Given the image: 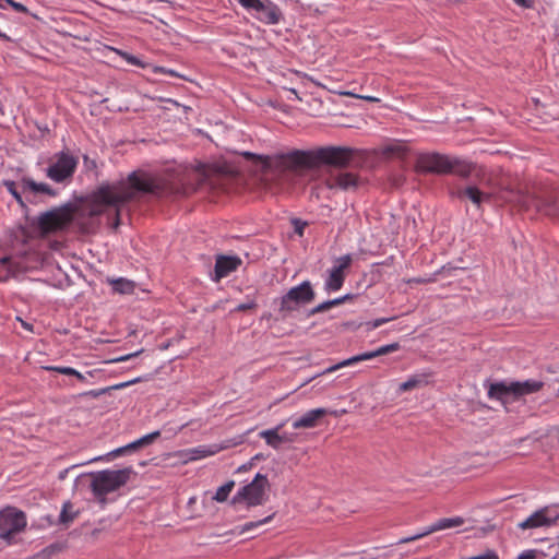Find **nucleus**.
Instances as JSON below:
<instances>
[{
    "label": "nucleus",
    "instance_id": "f257e3e1",
    "mask_svg": "<svg viewBox=\"0 0 559 559\" xmlns=\"http://www.w3.org/2000/svg\"><path fill=\"white\" fill-rule=\"evenodd\" d=\"M204 166L202 169L185 168L167 180L134 170L126 180L103 182L79 202H68L41 213L36 221V228L43 236L68 230L70 227L81 235L96 234L100 225V216L107 207L114 209V218L109 222L112 229L120 225L121 210L130 202L144 195L156 198L187 197L195 192L207 181Z\"/></svg>",
    "mask_w": 559,
    "mask_h": 559
},
{
    "label": "nucleus",
    "instance_id": "f03ea898",
    "mask_svg": "<svg viewBox=\"0 0 559 559\" xmlns=\"http://www.w3.org/2000/svg\"><path fill=\"white\" fill-rule=\"evenodd\" d=\"M246 159L260 166L264 186L273 192L290 189L310 171L322 166L346 168L355 155V150L345 146H321L313 150H290L286 153L258 155L242 154Z\"/></svg>",
    "mask_w": 559,
    "mask_h": 559
},
{
    "label": "nucleus",
    "instance_id": "7ed1b4c3",
    "mask_svg": "<svg viewBox=\"0 0 559 559\" xmlns=\"http://www.w3.org/2000/svg\"><path fill=\"white\" fill-rule=\"evenodd\" d=\"M415 170L418 174L457 175L466 178L472 173V164L439 153H425L417 157Z\"/></svg>",
    "mask_w": 559,
    "mask_h": 559
},
{
    "label": "nucleus",
    "instance_id": "20e7f679",
    "mask_svg": "<svg viewBox=\"0 0 559 559\" xmlns=\"http://www.w3.org/2000/svg\"><path fill=\"white\" fill-rule=\"evenodd\" d=\"M92 477L91 490L95 500L104 508L108 500L107 495L123 487L136 473L132 467L121 469H104L88 474Z\"/></svg>",
    "mask_w": 559,
    "mask_h": 559
},
{
    "label": "nucleus",
    "instance_id": "39448f33",
    "mask_svg": "<svg viewBox=\"0 0 559 559\" xmlns=\"http://www.w3.org/2000/svg\"><path fill=\"white\" fill-rule=\"evenodd\" d=\"M543 386L544 382L533 379L509 383L506 381L492 382L488 386V397L499 401L509 411V404L519 401L527 394L538 392Z\"/></svg>",
    "mask_w": 559,
    "mask_h": 559
},
{
    "label": "nucleus",
    "instance_id": "423d86ee",
    "mask_svg": "<svg viewBox=\"0 0 559 559\" xmlns=\"http://www.w3.org/2000/svg\"><path fill=\"white\" fill-rule=\"evenodd\" d=\"M316 298V293L309 281H304L298 286L292 287L280 299L278 313L282 319H285L292 312L299 310L302 306L312 302Z\"/></svg>",
    "mask_w": 559,
    "mask_h": 559
},
{
    "label": "nucleus",
    "instance_id": "0eeeda50",
    "mask_svg": "<svg viewBox=\"0 0 559 559\" xmlns=\"http://www.w3.org/2000/svg\"><path fill=\"white\" fill-rule=\"evenodd\" d=\"M269 486V479L265 475L258 473L253 480L246 486L241 487L233 497L230 503H246L247 508H252L263 504L267 495L265 488Z\"/></svg>",
    "mask_w": 559,
    "mask_h": 559
},
{
    "label": "nucleus",
    "instance_id": "6e6552de",
    "mask_svg": "<svg viewBox=\"0 0 559 559\" xmlns=\"http://www.w3.org/2000/svg\"><path fill=\"white\" fill-rule=\"evenodd\" d=\"M242 8L263 24L275 25L284 20L280 7L271 0H237Z\"/></svg>",
    "mask_w": 559,
    "mask_h": 559
},
{
    "label": "nucleus",
    "instance_id": "1a4fd4ad",
    "mask_svg": "<svg viewBox=\"0 0 559 559\" xmlns=\"http://www.w3.org/2000/svg\"><path fill=\"white\" fill-rule=\"evenodd\" d=\"M78 166V159L68 152L55 155V160L46 169V176L55 182L61 183L72 179Z\"/></svg>",
    "mask_w": 559,
    "mask_h": 559
},
{
    "label": "nucleus",
    "instance_id": "9d476101",
    "mask_svg": "<svg viewBox=\"0 0 559 559\" xmlns=\"http://www.w3.org/2000/svg\"><path fill=\"white\" fill-rule=\"evenodd\" d=\"M26 526L24 512L15 508H8L0 512V538L11 542L12 536Z\"/></svg>",
    "mask_w": 559,
    "mask_h": 559
},
{
    "label": "nucleus",
    "instance_id": "9b49d317",
    "mask_svg": "<svg viewBox=\"0 0 559 559\" xmlns=\"http://www.w3.org/2000/svg\"><path fill=\"white\" fill-rule=\"evenodd\" d=\"M514 200L525 206L534 205L547 215H559V199L556 195L535 197L518 190Z\"/></svg>",
    "mask_w": 559,
    "mask_h": 559
},
{
    "label": "nucleus",
    "instance_id": "f8f14e48",
    "mask_svg": "<svg viewBox=\"0 0 559 559\" xmlns=\"http://www.w3.org/2000/svg\"><path fill=\"white\" fill-rule=\"evenodd\" d=\"M400 349V344L399 343H392V344H389V345H384V346H381L380 348L376 349V350H372V352H367V353H362V354H359V355H356V356H353L348 359H345L338 364H335L331 367H328L326 369H324L323 371H321L320 373L316 374L312 379L319 377V376H322V374H326V373H331L340 368H343L345 366H350V365H354L356 362H359V361H364V360H368V359H371V358H374V357H378V356H382V355H386V354H390V353H393V352H396Z\"/></svg>",
    "mask_w": 559,
    "mask_h": 559
},
{
    "label": "nucleus",
    "instance_id": "ddd939ff",
    "mask_svg": "<svg viewBox=\"0 0 559 559\" xmlns=\"http://www.w3.org/2000/svg\"><path fill=\"white\" fill-rule=\"evenodd\" d=\"M559 519V514L551 510L549 507H544L532 515H530L526 520L519 523V527L521 530H532L538 527H549L554 525Z\"/></svg>",
    "mask_w": 559,
    "mask_h": 559
},
{
    "label": "nucleus",
    "instance_id": "4468645a",
    "mask_svg": "<svg viewBox=\"0 0 559 559\" xmlns=\"http://www.w3.org/2000/svg\"><path fill=\"white\" fill-rule=\"evenodd\" d=\"M463 523H464V519L461 516H455V518H450V519H440L436 523L430 525L424 532L417 533L413 536L404 537V538L400 539L397 542V544L411 543V542L417 540L421 537H425V536H427L431 533L438 532V531L461 526Z\"/></svg>",
    "mask_w": 559,
    "mask_h": 559
},
{
    "label": "nucleus",
    "instance_id": "2eb2a0df",
    "mask_svg": "<svg viewBox=\"0 0 559 559\" xmlns=\"http://www.w3.org/2000/svg\"><path fill=\"white\" fill-rule=\"evenodd\" d=\"M240 264L241 259L236 255L218 254L216 257L212 280L214 282H219L223 277H226L231 272L236 271Z\"/></svg>",
    "mask_w": 559,
    "mask_h": 559
},
{
    "label": "nucleus",
    "instance_id": "dca6fc26",
    "mask_svg": "<svg viewBox=\"0 0 559 559\" xmlns=\"http://www.w3.org/2000/svg\"><path fill=\"white\" fill-rule=\"evenodd\" d=\"M324 185L329 189H355L359 185V177L353 173H340L324 180Z\"/></svg>",
    "mask_w": 559,
    "mask_h": 559
},
{
    "label": "nucleus",
    "instance_id": "f3484780",
    "mask_svg": "<svg viewBox=\"0 0 559 559\" xmlns=\"http://www.w3.org/2000/svg\"><path fill=\"white\" fill-rule=\"evenodd\" d=\"M326 408H316L308 411L302 416L293 421L294 429H310L319 425V421L329 414Z\"/></svg>",
    "mask_w": 559,
    "mask_h": 559
},
{
    "label": "nucleus",
    "instance_id": "a211bd4d",
    "mask_svg": "<svg viewBox=\"0 0 559 559\" xmlns=\"http://www.w3.org/2000/svg\"><path fill=\"white\" fill-rule=\"evenodd\" d=\"M20 186L22 189V193H28L36 195L38 193H44L49 197H56L58 194L57 190L51 188L49 185L45 182H36L34 179L29 177H23L20 181Z\"/></svg>",
    "mask_w": 559,
    "mask_h": 559
},
{
    "label": "nucleus",
    "instance_id": "6ab92c4d",
    "mask_svg": "<svg viewBox=\"0 0 559 559\" xmlns=\"http://www.w3.org/2000/svg\"><path fill=\"white\" fill-rule=\"evenodd\" d=\"M454 194L461 200H471L477 206H480L484 201H488L491 198L489 193L480 191L476 186H467L463 189H459Z\"/></svg>",
    "mask_w": 559,
    "mask_h": 559
},
{
    "label": "nucleus",
    "instance_id": "aec40b11",
    "mask_svg": "<svg viewBox=\"0 0 559 559\" xmlns=\"http://www.w3.org/2000/svg\"><path fill=\"white\" fill-rule=\"evenodd\" d=\"M281 427L282 425H278L273 429L263 430L259 433L260 438L264 439L266 444L275 450H278L282 443L290 441L285 435H278Z\"/></svg>",
    "mask_w": 559,
    "mask_h": 559
},
{
    "label": "nucleus",
    "instance_id": "412c9836",
    "mask_svg": "<svg viewBox=\"0 0 559 559\" xmlns=\"http://www.w3.org/2000/svg\"><path fill=\"white\" fill-rule=\"evenodd\" d=\"M431 373H417L408 378L405 382L400 384V392H407L414 389L423 388L428 384V379Z\"/></svg>",
    "mask_w": 559,
    "mask_h": 559
},
{
    "label": "nucleus",
    "instance_id": "4be33fe9",
    "mask_svg": "<svg viewBox=\"0 0 559 559\" xmlns=\"http://www.w3.org/2000/svg\"><path fill=\"white\" fill-rule=\"evenodd\" d=\"M79 513V510H73V503L71 501H66L62 506L58 524L68 528L69 525L78 518Z\"/></svg>",
    "mask_w": 559,
    "mask_h": 559
},
{
    "label": "nucleus",
    "instance_id": "5701e85b",
    "mask_svg": "<svg viewBox=\"0 0 559 559\" xmlns=\"http://www.w3.org/2000/svg\"><path fill=\"white\" fill-rule=\"evenodd\" d=\"M242 442H243V437L238 436L233 439H226V440L222 441L218 445H216V444L213 445L214 449L203 450V451H199V452L202 453V456L213 455L222 450L237 447V445L241 444Z\"/></svg>",
    "mask_w": 559,
    "mask_h": 559
},
{
    "label": "nucleus",
    "instance_id": "b1692460",
    "mask_svg": "<svg viewBox=\"0 0 559 559\" xmlns=\"http://www.w3.org/2000/svg\"><path fill=\"white\" fill-rule=\"evenodd\" d=\"M345 281L344 272L340 271V269L333 267L330 271V275L325 282L326 290H338Z\"/></svg>",
    "mask_w": 559,
    "mask_h": 559
},
{
    "label": "nucleus",
    "instance_id": "393cba45",
    "mask_svg": "<svg viewBox=\"0 0 559 559\" xmlns=\"http://www.w3.org/2000/svg\"><path fill=\"white\" fill-rule=\"evenodd\" d=\"M159 436H160V432L158 430L153 431V432H151L146 436H143L142 438L124 445V449L127 450L128 453H130L132 451H136L140 448H143L145 445L153 443Z\"/></svg>",
    "mask_w": 559,
    "mask_h": 559
},
{
    "label": "nucleus",
    "instance_id": "a878e982",
    "mask_svg": "<svg viewBox=\"0 0 559 559\" xmlns=\"http://www.w3.org/2000/svg\"><path fill=\"white\" fill-rule=\"evenodd\" d=\"M140 380H141L140 378H136V379H133V380H130V381H127V382H122V383H118V384H115V385H111V386H108V388H103V389H99V390H91V391L82 393L81 396H91L93 399H97L100 395H103L105 393H108L111 390L123 389V388H126L128 385H131V384H134V383L139 382Z\"/></svg>",
    "mask_w": 559,
    "mask_h": 559
},
{
    "label": "nucleus",
    "instance_id": "bb28decb",
    "mask_svg": "<svg viewBox=\"0 0 559 559\" xmlns=\"http://www.w3.org/2000/svg\"><path fill=\"white\" fill-rule=\"evenodd\" d=\"M112 290L115 293L130 295L135 289V283L127 278H117L111 281Z\"/></svg>",
    "mask_w": 559,
    "mask_h": 559
},
{
    "label": "nucleus",
    "instance_id": "cd10ccee",
    "mask_svg": "<svg viewBox=\"0 0 559 559\" xmlns=\"http://www.w3.org/2000/svg\"><path fill=\"white\" fill-rule=\"evenodd\" d=\"M395 319L393 318H379L373 321H368L366 323H356L355 321L345 322L343 325L347 329H359L360 326L365 325L367 328V331L373 330L376 328H379L380 325Z\"/></svg>",
    "mask_w": 559,
    "mask_h": 559
},
{
    "label": "nucleus",
    "instance_id": "c85d7f7f",
    "mask_svg": "<svg viewBox=\"0 0 559 559\" xmlns=\"http://www.w3.org/2000/svg\"><path fill=\"white\" fill-rule=\"evenodd\" d=\"M63 545L60 543H53L44 548L37 555L34 556V559H51V557L56 554H59L63 550Z\"/></svg>",
    "mask_w": 559,
    "mask_h": 559
},
{
    "label": "nucleus",
    "instance_id": "c756f323",
    "mask_svg": "<svg viewBox=\"0 0 559 559\" xmlns=\"http://www.w3.org/2000/svg\"><path fill=\"white\" fill-rule=\"evenodd\" d=\"M46 369L49 371H55V372L66 374V376H73V378H76L81 382H84L86 380V378L83 373L79 372L78 370H75L74 368H71V367L50 366V367H46Z\"/></svg>",
    "mask_w": 559,
    "mask_h": 559
},
{
    "label": "nucleus",
    "instance_id": "7c9ffc66",
    "mask_svg": "<svg viewBox=\"0 0 559 559\" xmlns=\"http://www.w3.org/2000/svg\"><path fill=\"white\" fill-rule=\"evenodd\" d=\"M235 487V481L229 480L223 486H221L215 496L213 497L214 500L217 502H225L228 499L229 493L231 492L233 488Z\"/></svg>",
    "mask_w": 559,
    "mask_h": 559
},
{
    "label": "nucleus",
    "instance_id": "2f4dec72",
    "mask_svg": "<svg viewBox=\"0 0 559 559\" xmlns=\"http://www.w3.org/2000/svg\"><path fill=\"white\" fill-rule=\"evenodd\" d=\"M3 186L7 188V190L10 192V194L16 200V202L23 207L27 209L23 198L22 193L17 190L16 183L12 180H5L3 182Z\"/></svg>",
    "mask_w": 559,
    "mask_h": 559
},
{
    "label": "nucleus",
    "instance_id": "473e14b6",
    "mask_svg": "<svg viewBox=\"0 0 559 559\" xmlns=\"http://www.w3.org/2000/svg\"><path fill=\"white\" fill-rule=\"evenodd\" d=\"M273 516H274V514H271L262 520L254 521V522H248L241 526L240 533H245V532L255 528L264 523H267L273 519Z\"/></svg>",
    "mask_w": 559,
    "mask_h": 559
},
{
    "label": "nucleus",
    "instance_id": "72a5a7b5",
    "mask_svg": "<svg viewBox=\"0 0 559 559\" xmlns=\"http://www.w3.org/2000/svg\"><path fill=\"white\" fill-rule=\"evenodd\" d=\"M117 52L129 63L144 68L146 64L142 62L136 56H133L127 51L117 50Z\"/></svg>",
    "mask_w": 559,
    "mask_h": 559
},
{
    "label": "nucleus",
    "instance_id": "f704fd0d",
    "mask_svg": "<svg viewBox=\"0 0 559 559\" xmlns=\"http://www.w3.org/2000/svg\"><path fill=\"white\" fill-rule=\"evenodd\" d=\"M290 223H292L295 234H297L300 237L304 236V230H305L306 226L308 225V223L302 221L301 218H297V217L292 218Z\"/></svg>",
    "mask_w": 559,
    "mask_h": 559
},
{
    "label": "nucleus",
    "instance_id": "c9c22d12",
    "mask_svg": "<svg viewBox=\"0 0 559 559\" xmlns=\"http://www.w3.org/2000/svg\"><path fill=\"white\" fill-rule=\"evenodd\" d=\"M352 261H353L352 255L345 254L337 260L338 265H336L334 267L340 269V271L344 272L345 269L349 267V265L352 264Z\"/></svg>",
    "mask_w": 559,
    "mask_h": 559
},
{
    "label": "nucleus",
    "instance_id": "e433bc0d",
    "mask_svg": "<svg viewBox=\"0 0 559 559\" xmlns=\"http://www.w3.org/2000/svg\"><path fill=\"white\" fill-rule=\"evenodd\" d=\"M329 309H331V308H330L328 300L323 301V302L319 304L318 306H316L314 308H312L311 310H309L308 317L314 316L320 312H324Z\"/></svg>",
    "mask_w": 559,
    "mask_h": 559
},
{
    "label": "nucleus",
    "instance_id": "4c0bfd02",
    "mask_svg": "<svg viewBox=\"0 0 559 559\" xmlns=\"http://www.w3.org/2000/svg\"><path fill=\"white\" fill-rule=\"evenodd\" d=\"M154 72L155 73H165V74H168V75H171V76H177V78L187 80V78L185 75H181V74L177 73L176 71H174L171 69H167L165 67H155L154 68Z\"/></svg>",
    "mask_w": 559,
    "mask_h": 559
},
{
    "label": "nucleus",
    "instance_id": "58836bf2",
    "mask_svg": "<svg viewBox=\"0 0 559 559\" xmlns=\"http://www.w3.org/2000/svg\"><path fill=\"white\" fill-rule=\"evenodd\" d=\"M13 10H15L16 12H22V13H27L28 10L27 8L20 3V2H15L14 0H4Z\"/></svg>",
    "mask_w": 559,
    "mask_h": 559
},
{
    "label": "nucleus",
    "instance_id": "ea45409f",
    "mask_svg": "<svg viewBox=\"0 0 559 559\" xmlns=\"http://www.w3.org/2000/svg\"><path fill=\"white\" fill-rule=\"evenodd\" d=\"M255 301L251 300L249 302L240 304L235 308V311L237 312H245L247 310L255 309L257 308Z\"/></svg>",
    "mask_w": 559,
    "mask_h": 559
},
{
    "label": "nucleus",
    "instance_id": "a19ab883",
    "mask_svg": "<svg viewBox=\"0 0 559 559\" xmlns=\"http://www.w3.org/2000/svg\"><path fill=\"white\" fill-rule=\"evenodd\" d=\"M142 352H143V349L138 350V352L132 353V354H128V355H124V356H120V357H117V358H114V359L109 360L108 362H120V361H126V360H129V359H131V358H133V357L139 356Z\"/></svg>",
    "mask_w": 559,
    "mask_h": 559
},
{
    "label": "nucleus",
    "instance_id": "79ce46f5",
    "mask_svg": "<svg viewBox=\"0 0 559 559\" xmlns=\"http://www.w3.org/2000/svg\"><path fill=\"white\" fill-rule=\"evenodd\" d=\"M537 551L535 549H528L519 555L516 559H536Z\"/></svg>",
    "mask_w": 559,
    "mask_h": 559
},
{
    "label": "nucleus",
    "instance_id": "37998d69",
    "mask_svg": "<svg viewBox=\"0 0 559 559\" xmlns=\"http://www.w3.org/2000/svg\"><path fill=\"white\" fill-rule=\"evenodd\" d=\"M127 450L124 449V447H120L116 450H112L111 452H109L106 456L107 459H112V457H117V456H120V455H124L127 454Z\"/></svg>",
    "mask_w": 559,
    "mask_h": 559
},
{
    "label": "nucleus",
    "instance_id": "c03bdc74",
    "mask_svg": "<svg viewBox=\"0 0 559 559\" xmlns=\"http://www.w3.org/2000/svg\"><path fill=\"white\" fill-rule=\"evenodd\" d=\"M516 4L522 8L531 9L534 5V0H513Z\"/></svg>",
    "mask_w": 559,
    "mask_h": 559
},
{
    "label": "nucleus",
    "instance_id": "a18cd8bd",
    "mask_svg": "<svg viewBox=\"0 0 559 559\" xmlns=\"http://www.w3.org/2000/svg\"><path fill=\"white\" fill-rule=\"evenodd\" d=\"M84 163L87 166V168H90V169L97 167L96 162L94 159L90 160L87 156H84Z\"/></svg>",
    "mask_w": 559,
    "mask_h": 559
},
{
    "label": "nucleus",
    "instance_id": "49530a36",
    "mask_svg": "<svg viewBox=\"0 0 559 559\" xmlns=\"http://www.w3.org/2000/svg\"><path fill=\"white\" fill-rule=\"evenodd\" d=\"M328 302L330 305V308H332V307H335V306H338V305L343 304L344 302V298L338 297V298H335V299H332V300H328Z\"/></svg>",
    "mask_w": 559,
    "mask_h": 559
},
{
    "label": "nucleus",
    "instance_id": "de8ad7c7",
    "mask_svg": "<svg viewBox=\"0 0 559 559\" xmlns=\"http://www.w3.org/2000/svg\"><path fill=\"white\" fill-rule=\"evenodd\" d=\"M386 151L390 153L402 154L404 152V148L401 146H394V147H388Z\"/></svg>",
    "mask_w": 559,
    "mask_h": 559
},
{
    "label": "nucleus",
    "instance_id": "09e8293b",
    "mask_svg": "<svg viewBox=\"0 0 559 559\" xmlns=\"http://www.w3.org/2000/svg\"><path fill=\"white\" fill-rule=\"evenodd\" d=\"M17 320H19V321H21L22 326H23L24 329H26V330H28V331L33 332V325H32V324H29V323H27V322L23 321L21 318H17Z\"/></svg>",
    "mask_w": 559,
    "mask_h": 559
},
{
    "label": "nucleus",
    "instance_id": "8fccbe9b",
    "mask_svg": "<svg viewBox=\"0 0 559 559\" xmlns=\"http://www.w3.org/2000/svg\"><path fill=\"white\" fill-rule=\"evenodd\" d=\"M358 97L361 98V99H365L367 102H371V103L379 102V98H376V97H372V96H358Z\"/></svg>",
    "mask_w": 559,
    "mask_h": 559
},
{
    "label": "nucleus",
    "instance_id": "3c124183",
    "mask_svg": "<svg viewBox=\"0 0 559 559\" xmlns=\"http://www.w3.org/2000/svg\"><path fill=\"white\" fill-rule=\"evenodd\" d=\"M403 181H404V178H403V177L395 178V179H394V186H396V187H397V186L402 185V183H403Z\"/></svg>",
    "mask_w": 559,
    "mask_h": 559
},
{
    "label": "nucleus",
    "instance_id": "603ef678",
    "mask_svg": "<svg viewBox=\"0 0 559 559\" xmlns=\"http://www.w3.org/2000/svg\"><path fill=\"white\" fill-rule=\"evenodd\" d=\"M341 298H344V302H345L347 300H352L354 298V295L347 294V295L342 296Z\"/></svg>",
    "mask_w": 559,
    "mask_h": 559
},
{
    "label": "nucleus",
    "instance_id": "864d4df0",
    "mask_svg": "<svg viewBox=\"0 0 559 559\" xmlns=\"http://www.w3.org/2000/svg\"><path fill=\"white\" fill-rule=\"evenodd\" d=\"M250 466H251V463L243 464L242 466H240V467L238 468V471H239V472H240V471H247L248 468H250Z\"/></svg>",
    "mask_w": 559,
    "mask_h": 559
},
{
    "label": "nucleus",
    "instance_id": "5fc2aeb1",
    "mask_svg": "<svg viewBox=\"0 0 559 559\" xmlns=\"http://www.w3.org/2000/svg\"><path fill=\"white\" fill-rule=\"evenodd\" d=\"M0 38L3 40H10V37L0 31Z\"/></svg>",
    "mask_w": 559,
    "mask_h": 559
},
{
    "label": "nucleus",
    "instance_id": "6e6d98bb",
    "mask_svg": "<svg viewBox=\"0 0 559 559\" xmlns=\"http://www.w3.org/2000/svg\"><path fill=\"white\" fill-rule=\"evenodd\" d=\"M9 260H10V258L4 257V258H2V259H1V263H2V264H5V263H8V262H9Z\"/></svg>",
    "mask_w": 559,
    "mask_h": 559
},
{
    "label": "nucleus",
    "instance_id": "4d7b16f0",
    "mask_svg": "<svg viewBox=\"0 0 559 559\" xmlns=\"http://www.w3.org/2000/svg\"><path fill=\"white\" fill-rule=\"evenodd\" d=\"M263 459V455L262 454H257L255 456H253L252 460H261Z\"/></svg>",
    "mask_w": 559,
    "mask_h": 559
},
{
    "label": "nucleus",
    "instance_id": "13d9d810",
    "mask_svg": "<svg viewBox=\"0 0 559 559\" xmlns=\"http://www.w3.org/2000/svg\"><path fill=\"white\" fill-rule=\"evenodd\" d=\"M66 474H67V471H64V472L60 473L59 478H60V479H63V478L66 477Z\"/></svg>",
    "mask_w": 559,
    "mask_h": 559
},
{
    "label": "nucleus",
    "instance_id": "bf43d9fd",
    "mask_svg": "<svg viewBox=\"0 0 559 559\" xmlns=\"http://www.w3.org/2000/svg\"><path fill=\"white\" fill-rule=\"evenodd\" d=\"M102 459H103V457H100V456H99V457H94V459H92L90 462L98 461V460H102Z\"/></svg>",
    "mask_w": 559,
    "mask_h": 559
},
{
    "label": "nucleus",
    "instance_id": "052dcab7",
    "mask_svg": "<svg viewBox=\"0 0 559 559\" xmlns=\"http://www.w3.org/2000/svg\"><path fill=\"white\" fill-rule=\"evenodd\" d=\"M95 371H87V374L93 377Z\"/></svg>",
    "mask_w": 559,
    "mask_h": 559
},
{
    "label": "nucleus",
    "instance_id": "680f3d73",
    "mask_svg": "<svg viewBox=\"0 0 559 559\" xmlns=\"http://www.w3.org/2000/svg\"><path fill=\"white\" fill-rule=\"evenodd\" d=\"M98 532H99L98 530H94L92 534L96 535Z\"/></svg>",
    "mask_w": 559,
    "mask_h": 559
},
{
    "label": "nucleus",
    "instance_id": "e2e57ef3",
    "mask_svg": "<svg viewBox=\"0 0 559 559\" xmlns=\"http://www.w3.org/2000/svg\"><path fill=\"white\" fill-rule=\"evenodd\" d=\"M0 8L3 9L4 8L3 4L0 3Z\"/></svg>",
    "mask_w": 559,
    "mask_h": 559
}]
</instances>
